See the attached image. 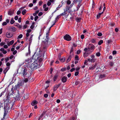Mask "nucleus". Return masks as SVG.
Wrapping results in <instances>:
<instances>
[{
  "instance_id": "obj_6",
  "label": "nucleus",
  "mask_w": 120,
  "mask_h": 120,
  "mask_svg": "<svg viewBox=\"0 0 120 120\" xmlns=\"http://www.w3.org/2000/svg\"><path fill=\"white\" fill-rule=\"evenodd\" d=\"M8 30L12 31L15 32L16 30V29L14 26L9 27L8 28Z\"/></svg>"
},
{
  "instance_id": "obj_64",
  "label": "nucleus",
  "mask_w": 120,
  "mask_h": 120,
  "mask_svg": "<svg viewBox=\"0 0 120 120\" xmlns=\"http://www.w3.org/2000/svg\"><path fill=\"white\" fill-rule=\"evenodd\" d=\"M9 60V58H7L6 59H5V62H7Z\"/></svg>"
},
{
  "instance_id": "obj_36",
  "label": "nucleus",
  "mask_w": 120,
  "mask_h": 120,
  "mask_svg": "<svg viewBox=\"0 0 120 120\" xmlns=\"http://www.w3.org/2000/svg\"><path fill=\"white\" fill-rule=\"evenodd\" d=\"M71 3V2L70 0H68L67 2V4H70Z\"/></svg>"
},
{
  "instance_id": "obj_51",
  "label": "nucleus",
  "mask_w": 120,
  "mask_h": 120,
  "mask_svg": "<svg viewBox=\"0 0 120 120\" xmlns=\"http://www.w3.org/2000/svg\"><path fill=\"white\" fill-rule=\"evenodd\" d=\"M79 74V72H76L75 73V76H76L77 75Z\"/></svg>"
},
{
  "instance_id": "obj_31",
  "label": "nucleus",
  "mask_w": 120,
  "mask_h": 120,
  "mask_svg": "<svg viewBox=\"0 0 120 120\" xmlns=\"http://www.w3.org/2000/svg\"><path fill=\"white\" fill-rule=\"evenodd\" d=\"M103 42V40H101L99 41L98 42V44L99 45H101Z\"/></svg>"
},
{
  "instance_id": "obj_56",
  "label": "nucleus",
  "mask_w": 120,
  "mask_h": 120,
  "mask_svg": "<svg viewBox=\"0 0 120 120\" xmlns=\"http://www.w3.org/2000/svg\"><path fill=\"white\" fill-rule=\"evenodd\" d=\"M31 31V30L30 29H28L27 30V32L28 33H30Z\"/></svg>"
},
{
  "instance_id": "obj_9",
  "label": "nucleus",
  "mask_w": 120,
  "mask_h": 120,
  "mask_svg": "<svg viewBox=\"0 0 120 120\" xmlns=\"http://www.w3.org/2000/svg\"><path fill=\"white\" fill-rule=\"evenodd\" d=\"M27 68L25 69L22 72V74L24 76H25L27 74Z\"/></svg>"
},
{
  "instance_id": "obj_47",
  "label": "nucleus",
  "mask_w": 120,
  "mask_h": 120,
  "mask_svg": "<svg viewBox=\"0 0 120 120\" xmlns=\"http://www.w3.org/2000/svg\"><path fill=\"white\" fill-rule=\"evenodd\" d=\"M38 18V16H35L34 19V20L35 21H36L37 20V19Z\"/></svg>"
},
{
  "instance_id": "obj_8",
  "label": "nucleus",
  "mask_w": 120,
  "mask_h": 120,
  "mask_svg": "<svg viewBox=\"0 0 120 120\" xmlns=\"http://www.w3.org/2000/svg\"><path fill=\"white\" fill-rule=\"evenodd\" d=\"M60 84L58 85H55L53 87V90L54 91H56L57 89L60 86Z\"/></svg>"
},
{
  "instance_id": "obj_5",
  "label": "nucleus",
  "mask_w": 120,
  "mask_h": 120,
  "mask_svg": "<svg viewBox=\"0 0 120 120\" xmlns=\"http://www.w3.org/2000/svg\"><path fill=\"white\" fill-rule=\"evenodd\" d=\"M90 57L91 58V59L90 62L92 63H94L97 60L95 58V56L93 54L90 56Z\"/></svg>"
},
{
  "instance_id": "obj_25",
  "label": "nucleus",
  "mask_w": 120,
  "mask_h": 120,
  "mask_svg": "<svg viewBox=\"0 0 120 120\" xmlns=\"http://www.w3.org/2000/svg\"><path fill=\"white\" fill-rule=\"evenodd\" d=\"M96 66L95 65H92V66L89 68V69L93 70L95 68Z\"/></svg>"
},
{
  "instance_id": "obj_59",
  "label": "nucleus",
  "mask_w": 120,
  "mask_h": 120,
  "mask_svg": "<svg viewBox=\"0 0 120 120\" xmlns=\"http://www.w3.org/2000/svg\"><path fill=\"white\" fill-rule=\"evenodd\" d=\"M111 40H108L107 41V43L108 44H109L111 42Z\"/></svg>"
},
{
  "instance_id": "obj_32",
  "label": "nucleus",
  "mask_w": 120,
  "mask_h": 120,
  "mask_svg": "<svg viewBox=\"0 0 120 120\" xmlns=\"http://www.w3.org/2000/svg\"><path fill=\"white\" fill-rule=\"evenodd\" d=\"M26 10L25 9L23 10L22 11V14L23 15H25L26 13Z\"/></svg>"
},
{
  "instance_id": "obj_58",
  "label": "nucleus",
  "mask_w": 120,
  "mask_h": 120,
  "mask_svg": "<svg viewBox=\"0 0 120 120\" xmlns=\"http://www.w3.org/2000/svg\"><path fill=\"white\" fill-rule=\"evenodd\" d=\"M21 13V11H18L17 12V14L18 15H19Z\"/></svg>"
},
{
  "instance_id": "obj_33",
  "label": "nucleus",
  "mask_w": 120,
  "mask_h": 120,
  "mask_svg": "<svg viewBox=\"0 0 120 120\" xmlns=\"http://www.w3.org/2000/svg\"><path fill=\"white\" fill-rule=\"evenodd\" d=\"M75 60H79V57L78 56L76 55L75 56Z\"/></svg>"
},
{
  "instance_id": "obj_53",
  "label": "nucleus",
  "mask_w": 120,
  "mask_h": 120,
  "mask_svg": "<svg viewBox=\"0 0 120 120\" xmlns=\"http://www.w3.org/2000/svg\"><path fill=\"white\" fill-rule=\"evenodd\" d=\"M21 17L19 18L18 20V22L19 23L20 22H21Z\"/></svg>"
},
{
  "instance_id": "obj_19",
  "label": "nucleus",
  "mask_w": 120,
  "mask_h": 120,
  "mask_svg": "<svg viewBox=\"0 0 120 120\" xmlns=\"http://www.w3.org/2000/svg\"><path fill=\"white\" fill-rule=\"evenodd\" d=\"M46 5L45 4H44L43 5V8H44V10L45 11H46L48 10V8L46 7Z\"/></svg>"
},
{
  "instance_id": "obj_34",
  "label": "nucleus",
  "mask_w": 120,
  "mask_h": 120,
  "mask_svg": "<svg viewBox=\"0 0 120 120\" xmlns=\"http://www.w3.org/2000/svg\"><path fill=\"white\" fill-rule=\"evenodd\" d=\"M60 61L61 62H63L65 61V58H63L61 59H60Z\"/></svg>"
},
{
  "instance_id": "obj_3",
  "label": "nucleus",
  "mask_w": 120,
  "mask_h": 120,
  "mask_svg": "<svg viewBox=\"0 0 120 120\" xmlns=\"http://www.w3.org/2000/svg\"><path fill=\"white\" fill-rule=\"evenodd\" d=\"M73 5L72 4L70 6H66L65 8V9L64 10L66 12H68L69 13L71 11V8L72 6Z\"/></svg>"
},
{
  "instance_id": "obj_12",
  "label": "nucleus",
  "mask_w": 120,
  "mask_h": 120,
  "mask_svg": "<svg viewBox=\"0 0 120 120\" xmlns=\"http://www.w3.org/2000/svg\"><path fill=\"white\" fill-rule=\"evenodd\" d=\"M67 77L65 76L63 77L61 79L62 81L63 82H65L67 81Z\"/></svg>"
},
{
  "instance_id": "obj_49",
  "label": "nucleus",
  "mask_w": 120,
  "mask_h": 120,
  "mask_svg": "<svg viewBox=\"0 0 120 120\" xmlns=\"http://www.w3.org/2000/svg\"><path fill=\"white\" fill-rule=\"evenodd\" d=\"M5 44L4 42H1L0 44V46H2Z\"/></svg>"
},
{
  "instance_id": "obj_17",
  "label": "nucleus",
  "mask_w": 120,
  "mask_h": 120,
  "mask_svg": "<svg viewBox=\"0 0 120 120\" xmlns=\"http://www.w3.org/2000/svg\"><path fill=\"white\" fill-rule=\"evenodd\" d=\"M38 103L35 100L34 101L31 103V105L32 106H34Z\"/></svg>"
},
{
  "instance_id": "obj_14",
  "label": "nucleus",
  "mask_w": 120,
  "mask_h": 120,
  "mask_svg": "<svg viewBox=\"0 0 120 120\" xmlns=\"http://www.w3.org/2000/svg\"><path fill=\"white\" fill-rule=\"evenodd\" d=\"M90 54V53L88 52H85L83 54L84 57L85 58L87 57Z\"/></svg>"
},
{
  "instance_id": "obj_38",
  "label": "nucleus",
  "mask_w": 120,
  "mask_h": 120,
  "mask_svg": "<svg viewBox=\"0 0 120 120\" xmlns=\"http://www.w3.org/2000/svg\"><path fill=\"white\" fill-rule=\"evenodd\" d=\"M96 55L98 56H99L100 55V52H97L96 54Z\"/></svg>"
},
{
  "instance_id": "obj_1",
  "label": "nucleus",
  "mask_w": 120,
  "mask_h": 120,
  "mask_svg": "<svg viewBox=\"0 0 120 120\" xmlns=\"http://www.w3.org/2000/svg\"><path fill=\"white\" fill-rule=\"evenodd\" d=\"M49 33L48 32L46 33V36L42 40V41L44 42V48L47 47L49 44H50V42H49V38L48 36Z\"/></svg>"
},
{
  "instance_id": "obj_21",
  "label": "nucleus",
  "mask_w": 120,
  "mask_h": 120,
  "mask_svg": "<svg viewBox=\"0 0 120 120\" xmlns=\"http://www.w3.org/2000/svg\"><path fill=\"white\" fill-rule=\"evenodd\" d=\"M71 55H70L69 56L68 59H67V62L68 63L71 60Z\"/></svg>"
},
{
  "instance_id": "obj_16",
  "label": "nucleus",
  "mask_w": 120,
  "mask_h": 120,
  "mask_svg": "<svg viewBox=\"0 0 120 120\" xmlns=\"http://www.w3.org/2000/svg\"><path fill=\"white\" fill-rule=\"evenodd\" d=\"M94 46L93 45H89V49H93L94 48Z\"/></svg>"
},
{
  "instance_id": "obj_22",
  "label": "nucleus",
  "mask_w": 120,
  "mask_h": 120,
  "mask_svg": "<svg viewBox=\"0 0 120 120\" xmlns=\"http://www.w3.org/2000/svg\"><path fill=\"white\" fill-rule=\"evenodd\" d=\"M103 11L101 13H99L97 15V18L98 19H99L100 17V16L101 15L103 14Z\"/></svg>"
},
{
  "instance_id": "obj_7",
  "label": "nucleus",
  "mask_w": 120,
  "mask_h": 120,
  "mask_svg": "<svg viewBox=\"0 0 120 120\" xmlns=\"http://www.w3.org/2000/svg\"><path fill=\"white\" fill-rule=\"evenodd\" d=\"M6 36L8 38H10L13 36V34L11 33L8 32L6 33Z\"/></svg>"
},
{
  "instance_id": "obj_52",
  "label": "nucleus",
  "mask_w": 120,
  "mask_h": 120,
  "mask_svg": "<svg viewBox=\"0 0 120 120\" xmlns=\"http://www.w3.org/2000/svg\"><path fill=\"white\" fill-rule=\"evenodd\" d=\"M18 16H16L15 17L14 19L15 20H17L18 19Z\"/></svg>"
},
{
  "instance_id": "obj_48",
  "label": "nucleus",
  "mask_w": 120,
  "mask_h": 120,
  "mask_svg": "<svg viewBox=\"0 0 120 120\" xmlns=\"http://www.w3.org/2000/svg\"><path fill=\"white\" fill-rule=\"evenodd\" d=\"M17 26L19 28H21L22 27V26L21 25H20L19 24H17Z\"/></svg>"
},
{
  "instance_id": "obj_61",
  "label": "nucleus",
  "mask_w": 120,
  "mask_h": 120,
  "mask_svg": "<svg viewBox=\"0 0 120 120\" xmlns=\"http://www.w3.org/2000/svg\"><path fill=\"white\" fill-rule=\"evenodd\" d=\"M4 47L5 49H7L8 48V46L7 45H5L4 46Z\"/></svg>"
},
{
  "instance_id": "obj_30",
  "label": "nucleus",
  "mask_w": 120,
  "mask_h": 120,
  "mask_svg": "<svg viewBox=\"0 0 120 120\" xmlns=\"http://www.w3.org/2000/svg\"><path fill=\"white\" fill-rule=\"evenodd\" d=\"M33 34L32 35L30 36V40H29V41H30V43H31L32 42V38H33Z\"/></svg>"
},
{
  "instance_id": "obj_15",
  "label": "nucleus",
  "mask_w": 120,
  "mask_h": 120,
  "mask_svg": "<svg viewBox=\"0 0 120 120\" xmlns=\"http://www.w3.org/2000/svg\"><path fill=\"white\" fill-rule=\"evenodd\" d=\"M8 112L7 111H6V110L5 109H4V117H3V119H2L1 120H3V119H5V117L6 115L8 114Z\"/></svg>"
},
{
  "instance_id": "obj_28",
  "label": "nucleus",
  "mask_w": 120,
  "mask_h": 120,
  "mask_svg": "<svg viewBox=\"0 0 120 120\" xmlns=\"http://www.w3.org/2000/svg\"><path fill=\"white\" fill-rule=\"evenodd\" d=\"M15 22V21L14 20L13 18H12L10 21V23L11 24H13Z\"/></svg>"
},
{
  "instance_id": "obj_35",
  "label": "nucleus",
  "mask_w": 120,
  "mask_h": 120,
  "mask_svg": "<svg viewBox=\"0 0 120 120\" xmlns=\"http://www.w3.org/2000/svg\"><path fill=\"white\" fill-rule=\"evenodd\" d=\"M91 41L92 43H95L96 42V39H92L91 40Z\"/></svg>"
},
{
  "instance_id": "obj_18",
  "label": "nucleus",
  "mask_w": 120,
  "mask_h": 120,
  "mask_svg": "<svg viewBox=\"0 0 120 120\" xmlns=\"http://www.w3.org/2000/svg\"><path fill=\"white\" fill-rule=\"evenodd\" d=\"M0 51L2 52L4 54H5L7 53L6 51L3 48H1L0 49Z\"/></svg>"
},
{
  "instance_id": "obj_44",
  "label": "nucleus",
  "mask_w": 120,
  "mask_h": 120,
  "mask_svg": "<svg viewBox=\"0 0 120 120\" xmlns=\"http://www.w3.org/2000/svg\"><path fill=\"white\" fill-rule=\"evenodd\" d=\"M27 27V26L26 25H24L23 27V29H25Z\"/></svg>"
},
{
  "instance_id": "obj_40",
  "label": "nucleus",
  "mask_w": 120,
  "mask_h": 120,
  "mask_svg": "<svg viewBox=\"0 0 120 120\" xmlns=\"http://www.w3.org/2000/svg\"><path fill=\"white\" fill-rule=\"evenodd\" d=\"M43 3V2L42 1H41L39 2L38 4L40 6Z\"/></svg>"
},
{
  "instance_id": "obj_37",
  "label": "nucleus",
  "mask_w": 120,
  "mask_h": 120,
  "mask_svg": "<svg viewBox=\"0 0 120 120\" xmlns=\"http://www.w3.org/2000/svg\"><path fill=\"white\" fill-rule=\"evenodd\" d=\"M28 81V79L27 78H25L23 79V81L25 82H27Z\"/></svg>"
},
{
  "instance_id": "obj_42",
  "label": "nucleus",
  "mask_w": 120,
  "mask_h": 120,
  "mask_svg": "<svg viewBox=\"0 0 120 120\" xmlns=\"http://www.w3.org/2000/svg\"><path fill=\"white\" fill-rule=\"evenodd\" d=\"M7 24V22H3L2 24V25L3 26H5Z\"/></svg>"
},
{
  "instance_id": "obj_4",
  "label": "nucleus",
  "mask_w": 120,
  "mask_h": 120,
  "mask_svg": "<svg viewBox=\"0 0 120 120\" xmlns=\"http://www.w3.org/2000/svg\"><path fill=\"white\" fill-rule=\"evenodd\" d=\"M64 40L68 41H70L71 40V37L68 34H66L64 36Z\"/></svg>"
},
{
  "instance_id": "obj_55",
  "label": "nucleus",
  "mask_w": 120,
  "mask_h": 120,
  "mask_svg": "<svg viewBox=\"0 0 120 120\" xmlns=\"http://www.w3.org/2000/svg\"><path fill=\"white\" fill-rule=\"evenodd\" d=\"M51 3L50 2L48 1L47 2V5L48 6H49L50 5H51Z\"/></svg>"
},
{
  "instance_id": "obj_57",
  "label": "nucleus",
  "mask_w": 120,
  "mask_h": 120,
  "mask_svg": "<svg viewBox=\"0 0 120 120\" xmlns=\"http://www.w3.org/2000/svg\"><path fill=\"white\" fill-rule=\"evenodd\" d=\"M33 6V4L31 3L29 5V6L30 7H32Z\"/></svg>"
},
{
  "instance_id": "obj_63",
  "label": "nucleus",
  "mask_w": 120,
  "mask_h": 120,
  "mask_svg": "<svg viewBox=\"0 0 120 120\" xmlns=\"http://www.w3.org/2000/svg\"><path fill=\"white\" fill-rule=\"evenodd\" d=\"M44 97L45 98H46L48 97V95L47 94H45L44 95Z\"/></svg>"
},
{
  "instance_id": "obj_50",
  "label": "nucleus",
  "mask_w": 120,
  "mask_h": 120,
  "mask_svg": "<svg viewBox=\"0 0 120 120\" xmlns=\"http://www.w3.org/2000/svg\"><path fill=\"white\" fill-rule=\"evenodd\" d=\"M116 51H114L112 52V54L113 55L116 54Z\"/></svg>"
},
{
  "instance_id": "obj_2",
  "label": "nucleus",
  "mask_w": 120,
  "mask_h": 120,
  "mask_svg": "<svg viewBox=\"0 0 120 120\" xmlns=\"http://www.w3.org/2000/svg\"><path fill=\"white\" fill-rule=\"evenodd\" d=\"M40 66L41 65L39 64V63L36 61L31 64V68L32 69H36L39 68Z\"/></svg>"
},
{
  "instance_id": "obj_43",
  "label": "nucleus",
  "mask_w": 120,
  "mask_h": 120,
  "mask_svg": "<svg viewBox=\"0 0 120 120\" xmlns=\"http://www.w3.org/2000/svg\"><path fill=\"white\" fill-rule=\"evenodd\" d=\"M79 81H76L75 82V84L76 85H77L78 84H79Z\"/></svg>"
},
{
  "instance_id": "obj_39",
  "label": "nucleus",
  "mask_w": 120,
  "mask_h": 120,
  "mask_svg": "<svg viewBox=\"0 0 120 120\" xmlns=\"http://www.w3.org/2000/svg\"><path fill=\"white\" fill-rule=\"evenodd\" d=\"M22 34H20L18 36V38L20 39L22 38Z\"/></svg>"
},
{
  "instance_id": "obj_29",
  "label": "nucleus",
  "mask_w": 120,
  "mask_h": 120,
  "mask_svg": "<svg viewBox=\"0 0 120 120\" xmlns=\"http://www.w3.org/2000/svg\"><path fill=\"white\" fill-rule=\"evenodd\" d=\"M81 20V18L80 17L77 18L76 19V20L77 22H80Z\"/></svg>"
},
{
  "instance_id": "obj_26",
  "label": "nucleus",
  "mask_w": 120,
  "mask_h": 120,
  "mask_svg": "<svg viewBox=\"0 0 120 120\" xmlns=\"http://www.w3.org/2000/svg\"><path fill=\"white\" fill-rule=\"evenodd\" d=\"M67 13V12H66L64 10V12L63 13L61 14L60 15L61 16H63L65 15Z\"/></svg>"
},
{
  "instance_id": "obj_54",
  "label": "nucleus",
  "mask_w": 120,
  "mask_h": 120,
  "mask_svg": "<svg viewBox=\"0 0 120 120\" xmlns=\"http://www.w3.org/2000/svg\"><path fill=\"white\" fill-rule=\"evenodd\" d=\"M80 52H81V50H78L77 51V53L78 54H79L80 53Z\"/></svg>"
},
{
  "instance_id": "obj_24",
  "label": "nucleus",
  "mask_w": 120,
  "mask_h": 120,
  "mask_svg": "<svg viewBox=\"0 0 120 120\" xmlns=\"http://www.w3.org/2000/svg\"><path fill=\"white\" fill-rule=\"evenodd\" d=\"M20 98V94H18L16 96V99L17 100L19 99Z\"/></svg>"
},
{
  "instance_id": "obj_13",
  "label": "nucleus",
  "mask_w": 120,
  "mask_h": 120,
  "mask_svg": "<svg viewBox=\"0 0 120 120\" xmlns=\"http://www.w3.org/2000/svg\"><path fill=\"white\" fill-rule=\"evenodd\" d=\"M43 60V59L41 57H39L37 59V60L36 61L38 62L39 63V64H40V63Z\"/></svg>"
},
{
  "instance_id": "obj_23",
  "label": "nucleus",
  "mask_w": 120,
  "mask_h": 120,
  "mask_svg": "<svg viewBox=\"0 0 120 120\" xmlns=\"http://www.w3.org/2000/svg\"><path fill=\"white\" fill-rule=\"evenodd\" d=\"M9 69V67H8L4 71V73L5 74L8 71Z\"/></svg>"
},
{
  "instance_id": "obj_41",
  "label": "nucleus",
  "mask_w": 120,
  "mask_h": 120,
  "mask_svg": "<svg viewBox=\"0 0 120 120\" xmlns=\"http://www.w3.org/2000/svg\"><path fill=\"white\" fill-rule=\"evenodd\" d=\"M97 35L99 36H101L102 35V33H98L97 34Z\"/></svg>"
},
{
  "instance_id": "obj_27",
  "label": "nucleus",
  "mask_w": 120,
  "mask_h": 120,
  "mask_svg": "<svg viewBox=\"0 0 120 120\" xmlns=\"http://www.w3.org/2000/svg\"><path fill=\"white\" fill-rule=\"evenodd\" d=\"M58 75H55L54 76V77L53 78V80L54 81H56L58 77Z\"/></svg>"
},
{
  "instance_id": "obj_11",
  "label": "nucleus",
  "mask_w": 120,
  "mask_h": 120,
  "mask_svg": "<svg viewBox=\"0 0 120 120\" xmlns=\"http://www.w3.org/2000/svg\"><path fill=\"white\" fill-rule=\"evenodd\" d=\"M23 83H18L17 85H15V87L16 88H19L20 86H22L23 85Z\"/></svg>"
},
{
  "instance_id": "obj_20",
  "label": "nucleus",
  "mask_w": 120,
  "mask_h": 120,
  "mask_svg": "<svg viewBox=\"0 0 120 120\" xmlns=\"http://www.w3.org/2000/svg\"><path fill=\"white\" fill-rule=\"evenodd\" d=\"M14 41L13 40H12L10 41L9 42L7 43V45L8 46L12 45L14 43Z\"/></svg>"
},
{
  "instance_id": "obj_10",
  "label": "nucleus",
  "mask_w": 120,
  "mask_h": 120,
  "mask_svg": "<svg viewBox=\"0 0 120 120\" xmlns=\"http://www.w3.org/2000/svg\"><path fill=\"white\" fill-rule=\"evenodd\" d=\"M46 112V111H44L42 114L40 116L38 120H40V119L43 116H45V114Z\"/></svg>"
},
{
  "instance_id": "obj_45",
  "label": "nucleus",
  "mask_w": 120,
  "mask_h": 120,
  "mask_svg": "<svg viewBox=\"0 0 120 120\" xmlns=\"http://www.w3.org/2000/svg\"><path fill=\"white\" fill-rule=\"evenodd\" d=\"M81 5V4H80V3H79L78 4V6L77 7V10H78L79 8L80 7Z\"/></svg>"
},
{
  "instance_id": "obj_62",
  "label": "nucleus",
  "mask_w": 120,
  "mask_h": 120,
  "mask_svg": "<svg viewBox=\"0 0 120 120\" xmlns=\"http://www.w3.org/2000/svg\"><path fill=\"white\" fill-rule=\"evenodd\" d=\"M43 14V13L42 12H40L38 14V15L39 16H41V15Z\"/></svg>"
},
{
  "instance_id": "obj_46",
  "label": "nucleus",
  "mask_w": 120,
  "mask_h": 120,
  "mask_svg": "<svg viewBox=\"0 0 120 120\" xmlns=\"http://www.w3.org/2000/svg\"><path fill=\"white\" fill-rule=\"evenodd\" d=\"M17 53V51L16 50H15L13 51V55H15V54Z\"/></svg>"
},
{
  "instance_id": "obj_60",
  "label": "nucleus",
  "mask_w": 120,
  "mask_h": 120,
  "mask_svg": "<svg viewBox=\"0 0 120 120\" xmlns=\"http://www.w3.org/2000/svg\"><path fill=\"white\" fill-rule=\"evenodd\" d=\"M6 65L7 66H9L10 65V64L9 63L7 62V63Z\"/></svg>"
}]
</instances>
